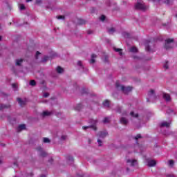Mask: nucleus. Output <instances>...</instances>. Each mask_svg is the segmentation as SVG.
Listing matches in <instances>:
<instances>
[{
  "instance_id": "17",
  "label": "nucleus",
  "mask_w": 177,
  "mask_h": 177,
  "mask_svg": "<svg viewBox=\"0 0 177 177\" xmlns=\"http://www.w3.org/2000/svg\"><path fill=\"white\" fill-rule=\"evenodd\" d=\"M66 160L68 164H73L74 162V158H73L71 156H68L66 157Z\"/></svg>"
},
{
  "instance_id": "11",
  "label": "nucleus",
  "mask_w": 177,
  "mask_h": 177,
  "mask_svg": "<svg viewBox=\"0 0 177 177\" xmlns=\"http://www.w3.org/2000/svg\"><path fill=\"white\" fill-rule=\"evenodd\" d=\"M157 162L154 160H149L147 162L148 167H156Z\"/></svg>"
},
{
  "instance_id": "39",
  "label": "nucleus",
  "mask_w": 177,
  "mask_h": 177,
  "mask_svg": "<svg viewBox=\"0 0 177 177\" xmlns=\"http://www.w3.org/2000/svg\"><path fill=\"white\" fill-rule=\"evenodd\" d=\"M134 139L136 140H138V139H142V136L140 134H137V136L134 137Z\"/></svg>"
},
{
  "instance_id": "35",
  "label": "nucleus",
  "mask_w": 177,
  "mask_h": 177,
  "mask_svg": "<svg viewBox=\"0 0 177 177\" xmlns=\"http://www.w3.org/2000/svg\"><path fill=\"white\" fill-rule=\"evenodd\" d=\"M122 35L124 38H129V33L127 32H122Z\"/></svg>"
},
{
  "instance_id": "36",
  "label": "nucleus",
  "mask_w": 177,
  "mask_h": 177,
  "mask_svg": "<svg viewBox=\"0 0 177 177\" xmlns=\"http://www.w3.org/2000/svg\"><path fill=\"white\" fill-rule=\"evenodd\" d=\"M97 142L98 143V146H100V147L103 146V141H102V140H100V138H98Z\"/></svg>"
},
{
  "instance_id": "57",
  "label": "nucleus",
  "mask_w": 177,
  "mask_h": 177,
  "mask_svg": "<svg viewBox=\"0 0 177 177\" xmlns=\"http://www.w3.org/2000/svg\"><path fill=\"white\" fill-rule=\"evenodd\" d=\"M32 0H26V2H31Z\"/></svg>"
},
{
  "instance_id": "49",
  "label": "nucleus",
  "mask_w": 177,
  "mask_h": 177,
  "mask_svg": "<svg viewBox=\"0 0 177 177\" xmlns=\"http://www.w3.org/2000/svg\"><path fill=\"white\" fill-rule=\"evenodd\" d=\"M48 162H50V164H53V158H50L48 160Z\"/></svg>"
},
{
  "instance_id": "7",
  "label": "nucleus",
  "mask_w": 177,
  "mask_h": 177,
  "mask_svg": "<svg viewBox=\"0 0 177 177\" xmlns=\"http://www.w3.org/2000/svg\"><path fill=\"white\" fill-rule=\"evenodd\" d=\"M127 167H136L138 160L135 159H128L127 160Z\"/></svg>"
},
{
  "instance_id": "5",
  "label": "nucleus",
  "mask_w": 177,
  "mask_h": 177,
  "mask_svg": "<svg viewBox=\"0 0 177 177\" xmlns=\"http://www.w3.org/2000/svg\"><path fill=\"white\" fill-rule=\"evenodd\" d=\"M148 96L149 98L147 99V102H150V99H152V100H156V99H157V95H156V91H154V90H153V89H151L148 92Z\"/></svg>"
},
{
  "instance_id": "26",
  "label": "nucleus",
  "mask_w": 177,
  "mask_h": 177,
  "mask_svg": "<svg viewBox=\"0 0 177 177\" xmlns=\"http://www.w3.org/2000/svg\"><path fill=\"white\" fill-rule=\"evenodd\" d=\"M103 106L104 107H110V101L106 100L104 102H103Z\"/></svg>"
},
{
  "instance_id": "41",
  "label": "nucleus",
  "mask_w": 177,
  "mask_h": 177,
  "mask_svg": "<svg viewBox=\"0 0 177 177\" xmlns=\"http://www.w3.org/2000/svg\"><path fill=\"white\" fill-rule=\"evenodd\" d=\"M172 113H174V110H172L171 109H168L167 110V114H172Z\"/></svg>"
},
{
  "instance_id": "29",
  "label": "nucleus",
  "mask_w": 177,
  "mask_h": 177,
  "mask_svg": "<svg viewBox=\"0 0 177 177\" xmlns=\"http://www.w3.org/2000/svg\"><path fill=\"white\" fill-rule=\"evenodd\" d=\"M130 52H132L133 53H136V52H138V48H136V47H131L130 48Z\"/></svg>"
},
{
  "instance_id": "9",
  "label": "nucleus",
  "mask_w": 177,
  "mask_h": 177,
  "mask_svg": "<svg viewBox=\"0 0 177 177\" xmlns=\"http://www.w3.org/2000/svg\"><path fill=\"white\" fill-rule=\"evenodd\" d=\"M37 150L39 151V156L40 157H46V152L41 147H37Z\"/></svg>"
},
{
  "instance_id": "18",
  "label": "nucleus",
  "mask_w": 177,
  "mask_h": 177,
  "mask_svg": "<svg viewBox=\"0 0 177 177\" xmlns=\"http://www.w3.org/2000/svg\"><path fill=\"white\" fill-rule=\"evenodd\" d=\"M41 115L42 117H49V115H52V112L45 111L41 113Z\"/></svg>"
},
{
  "instance_id": "33",
  "label": "nucleus",
  "mask_w": 177,
  "mask_h": 177,
  "mask_svg": "<svg viewBox=\"0 0 177 177\" xmlns=\"http://www.w3.org/2000/svg\"><path fill=\"white\" fill-rule=\"evenodd\" d=\"M168 164L170 167H174V165L175 164V161H174V160H169L168 161Z\"/></svg>"
},
{
  "instance_id": "56",
  "label": "nucleus",
  "mask_w": 177,
  "mask_h": 177,
  "mask_svg": "<svg viewBox=\"0 0 177 177\" xmlns=\"http://www.w3.org/2000/svg\"><path fill=\"white\" fill-rule=\"evenodd\" d=\"M1 146H3V147H5L6 145L5 144H1Z\"/></svg>"
},
{
  "instance_id": "10",
  "label": "nucleus",
  "mask_w": 177,
  "mask_h": 177,
  "mask_svg": "<svg viewBox=\"0 0 177 177\" xmlns=\"http://www.w3.org/2000/svg\"><path fill=\"white\" fill-rule=\"evenodd\" d=\"M163 99H165L166 102H171V95H169V94L164 93Z\"/></svg>"
},
{
  "instance_id": "48",
  "label": "nucleus",
  "mask_w": 177,
  "mask_h": 177,
  "mask_svg": "<svg viewBox=\"0 0 177 177\" xmlns=\"http://www.w3.org/2000/svg\"><path fill=\"white\" fill-rule=\"evenodd\" d=\"M42 3V0H36V3L37 4V5H39L40 3Z\"/></svg>"
},
{
  "instance_id": "55",
  "label": "nucleus",
  "mask_w": 177,
  "mask_h": 177,
  "mask_svg": "<svg viewBox=\"0 0 177 177\" xmlns=\"http://www.w3.org/2000/svg\"><path fill=\"white\" fill-rule=\"evenodd\" d=\"M108 61V58L107 57H105V62H107Z\"/></svg>"
},
{
  "instance_id": "27",
  "label": "nucleus",
  "mask_w": 177,
  "mask_h": 177,
  "mask_svg": "<svg viewBox=\"0 0 177 177\" xmlns=\"http://www.w3.org/2000/svg\"><path fill=\"white\" fill-rule=\"evenodd\" d=\"M86 21L82 19H79L77 21V24H80V25L86 24Z\"/></svg>"
},
{
  "instance_id": "1",
  "label": "nucleus",
  "mask_w": 177,
  "mask_h": 177,
  "mask_svg": "<svg viewBox=\"0 0 177 177\" xmlns=\"http://www.w3.org/2000/svg\"><path fill=\"white\" fill-rule=\"evenodd\" d=\"M145 46L147 52H149V53H154V52H156V40H146L145 41Z\"/></svg>"
},
{
  "instance_id": "61",
  "label": "nucleus",
  "mask_w": 177,
  "mask_h": 177,
  "mask_svg": "<svg viewBox=\"0 0 177 177\" xmlns=\"http://www.w3.org/2000/svg\"><path fill=\"white\" fill-rule=\"evenodd\" d=\"M127 171H129V168L127 167Z\"/></svg>"
},
{
  "instance_id": "15",
  "label": "nucleus",
  "mask_w": 177,
  "mask_h": 177,
  "mask_svg": "<svg viewBox=\"0 0 177 177\" xmlns=\"http://www.w3.org/2000/svg\"><path fill=\"white\" fill-rule=\"evenodd\" d=\"M82 109H84L82 104H78L75 106V110H76L77 111H81Z\"/></svg>"
},
{
  "instance_id": "6",
  "label": "nucleus",
  "mask_w": 177,
  "mask_h": 177,
  "mask_svg": "<svg viewBox=\"0 0 177 177\" xmlns=\"http://www.w3.org/2000/svg\"><path fill=\"white\" fill-rule=\"evenodd\" d=\"M174 39H167L165 40V49H171V48H174Z\"/></svg>"
},
{
  "instance_id": "42",
  "label": "nucleus",
  "mask_w": 177,
  "mask_h": 177,
  "mask_svg": "<svg viewBox=\"0 0 177 177\" xmlns=\"http://www.w3.org/2000/svg\"><path fill=\"white\" fill-rule=\"evenodd\" d=\"M12 86L14 91H17V88H18V87H17V84H12Z\"/></svg>"
},
{
  "instance_id": "52",
  "label": "nucleus",
  "mask_w": 177,
  "mask_h": 177,
  "mask_svg": "<svg viewBox=\"0 0 177 177\" xmlns=\"http://www.w3.org/2000/svg\"><path fill=\"white\" fill-rule=\"evenodd\" d=\"M166 177H175L174 174H167Z\"/></svg>"
},
{
  "instance_id": "47",
  "label": "nucleus",
  "mask_w": 177,
  "mask_h": 177,
  "mask_svg": "<svg viewBox=\"0 0 177 177\" xmlns=\"http://www.w3.org/2000/svg\"><path fill=\"white\" fill-rule=\"evenodd\" d=\"M49 96V93H44V97H48Z\"/></svg>"
},
{
  "instance_id": "50",
  "label": "nucleus",
  "mask_w": 177,
  "mask_h": 177,
  "mask_svg": "<svg viewBox=\"0 0 177 177\" xmlns=\"http://www.w3.org/2000/svg\"><path fill=\"white\" fill-rule=\"evenodd\" d=\"M165 3H167V5H169V4L171 3V1H169V0H166V1H165Z\"/></svg>"
},
{
  "instance_id": "44",
  "label": "nucleus",
  "mask_w": 177,
  "mask_h": 177,
  "mask_svg": "<svg viewBox=\"0 0 177 177\" xmlns=\"http://www.w3.org/2000/svg\"><path fill=\"white\" fill-rule=\"evenodd\" d=\"M24 9H26V6H24V4H21V6H20V10H24Z\"/></svg>"
},
{
  "instance_id": "60",
  "label": "nucleus",
  "mask_w": 177,
  "mask_h": 177,
  "mask_svg": "<svg viewBox=\"0 0 177 177\" xmlns=\"http://www.w3.org/2000/svg\"><path fill=\"white\" fill-rule=\"evenodd\" d=\"M1 163H2V160H0V164H1Z\"/></svg>"
},
{
  "instance_id": "20",
  "label": "nucleus",
  "mask_w": 177,
  "mask_h": 177,
  "mask_svg": "<svg viewBox=\"0 0 177 177\" xmlns=\"http://www.w3.org/2000/svg\"><path fill=\"white\" fill-rule=\"evenodd\" d=\"M56 71L58 74H63V73H64V69H63V68H61L60 66H57L56 68Z\"/></svg>"
},
{
  "instance_id": "30",
  "label": "nucleus",
  "mask_w": 177,
  "mask_h": 177,
  "mask_svg": "<svg viewBox=\"0 0 177 177\" xmlns=\"http://www.w3.org/2000/svg\"><path fill=\"white\" fill-rule=\"evenodd\" d=\"M122 110V107L121 106H117L115 109V111H116V113H121Z\"/></svg>"
},
{
  "instance_id": "3",
  "label": "nucleus",
  "mask_w": 177,
  "mask_h": 177,
  "mask_svg": "<svg viewBox=\"0 0 177 177\" xmlns=\"http://www.w3.org/2000/svg\"><path fill=\"white\" fill-rule=\"evenodd\" d=\"M88 124H90L91 125L82 127V129H84V131H86V129H89V128H91L92 129H93V131H97V127H96L97 124V120L89 119Z\"/></svg>"
},
{
  "instance_id": "12",
  "label": "nucleus",
  "mask_w": 177,
  "mask_h": 177,
  "mask_svg": "<svg viewBox=\"0 0 177 177\" xmlns=\"http://www.w3.org/2000/svg\"><path fill=\"white\" fill-rule=\"evenodd\" d=\"M120 122L122 124H123V125H128V119H127L126 118L122 117L120 120Z\"/></svg>"
},
{
  "instance_id": "23",
  "label": "nucleus",
  "mask_w": 177,
  "mask_h": 177,
  "mask_svg": "<svg viewBox=\"0 0 177 177\" xmlns=\"http://www.w3.org/2000/svg\"><path fill=\"white\" fill-rule=\"evenodd\" d=\"M24 129H26V124H21L18 127L17 131L20 132Z\"/></svg>"
},
{
  "instance_id": "19",
  "label": "nucleus",
  "mask_w": 177,
  "mask_h": 177,
  "mask_svg": "<svg viewBox=\"0 0 177 177\" xmlns=\"http://www.w3.org/2000/svg\"><path fill=\"white\" fill-rule=\"evenodd\" d=\"M130 115L131 118H139V114L138 113H135L133 111H131L130 113Z\"/></svg>"
},
{
  "instance_id": "53",
  "label": "nucleus",
  "mask_w": 177,
  "mask_h": 177,
  "mask_svg": "<svg viewBox=\"0 0 177 177\" xmlns=\"http://www.w3.org/2000/svg\"><path fill=\"white\" fill-rule=\"evenodd\" d=\"M82 95H84V93H86V90H85V88H83L82 90Z\"/></svg>"
},
{
  "instance_id": "45",
  "label": "nucleus",
  "mask_w": 177,
  "mask_h": 177,
  "mask_svg": "<svg viewBox=\"0 0 177 177\" xmlns=\"http://www.w3.org/2000/svg\"><path fill=\"white\" fill-rule=\"evenodd\" d=\"M66 139H67V136H61V140H66Z\"/></svg>"
},
{
  "instance_id": "34",
  "label": "nucleus",
  "mask_w": 177,
  "mask_h": 177,
  "mask_svg": "<svg viewBox=\"0 0 177 177\" xmlns=\"http://www.w3.org/2000/svg\"><path fill=\"white\" fill-rule=\"evenodd\" d=\"M29 84L31 86H35V85H37V82H35V80H30Z\"/></svg>"
},
{
  "instance_id": "22",
  "label": "nucleus",
  "mask_w": 177,
  "mask_h": 177,
  "mask_svg": "<svg viewBox=\"0 0 177 177\" xmlns=\"http://www.w3.org/2000/svg\"><path fill=\"white\" fill-rule=\"evenodd\" d=\"M96 57H97V55H96L95 54H92L91 60H90V63L91 64H93V63H95V59H96Z\"/></svg>"
},
{
  "instance_id": "40",
  "label": "nucleus",
  "mask_w": 177,
  "mask_h": 177,
  "mask_svg": "<svg viewBox=\"0 0 177 177\" xmlns=\"http://www.w3.org/2000/svg\"><path fill=\"white\" fill-rule=\"evenodd\" d=\"M57 17V19H58V20H61V19H62V20H64V16H63V15H59V16H57L56 17Z\"/></svg>"
},
{
  "instance_id": "46",
  "label": "nucleus",
  "mask_w": 177,
  "mask_h": 177,
  "mask_svg": "<svg viewBox=\"0 0 177 177\" xmlns=\"http://www.w3.org/2000/svg\"><path fill=\"white\" fill-rule=\"evenodd\" d=\"M39 55H41V53H39V51L36 52L35 59H38V56H39Z\"/></svg>"
},
{
  "instance_id": "31",
  "label": "nucleus",
  "mask_w": 177,
  "mask_h": 177,
  "mask_svg": "<svg viewBox=\"0 0 177 177\" xmlns=\"http://www.w3.org/2000/svg\"><path fill=\"white\" fill-rule=\"evenodd\" d=\"M104 124H109L110 122V118H104L103 120Z\"/></svg>"
},
{
  "instance_id": "54",
  "label": "nucleus",
  "mask_w": 177,
  "mask_h": 177,
  "mask_svg": "<svg viewBox=\"0 0 177 177\" xmlns=\"http://www.w3.org/2000/svg\"><path fill=\"white\" fill-rule=\"evenodd\" d=\"M134 59H138V60L140 59V57H134Z\"/></svg>"
},
{
  "instance_id": "21",
  "label": "nucleus",
  "mask_w": 177,
  "mask_h": 177,
  "mask_svg": "<svg viewBox=\"0 0 177 177\" xmlns=\"http://www.w3.org/2000/svg\"><path fill=\"white\" fill-rule=\"evenodd\" d=\"M10 107V105L8 104H1L0 105V110H5V109H9Z\"/></svg>"
},
{
  "instance_id": "51",
  "label": "nucleus",
  "mask_w": 177,
  "mask_h": 177,
  "mask_svg": "<svg viewBox=\"0 0 177 177\" xmlns=\"http://www.w3.org/2000/svg\"><path fill=\"white\" fill-rule=\"evenodd\" d=\"M87 34H88V35H91V34H93V31H92V30H88V31H87Z\"/></svg>"
},
{
  "instance_id": "43",
  "label": "nucleus",
  "mask_w": 177,
  "mask_h": 177,
  "mask_svg": "<svg viewBox=\"0 0 177 177\" xmlns=\"http://www.w3.org/2000/svg\"><path fill=\"white\" fill-rule=\"evenodd\" d=\"M100 19L101 21H104V20H106V16L102 15Z\"/></svg>"
},
{
  "instance_id": "2",
  "label": "nucleus",
  "mask_w": 177,
  "mask_h": 177,
  "mask_svg": "<svg viewBox=\"0 0 177 177\" xmlns=\"http://www.w3.org/2000/svg\"><path fill=\"white\" fill-rule=\"evenodd\" d=\"M115 86L118 91H122L124 95H128L129 92L132 91V87L122 86L118 82H116Z\"/></svg>"
},
{
  "instance_id": "13",
  "label": "nucleus",
  "mask_w": 177,
  "mask_h": 177,
  "mask_svg": "<svg viewBox=\"0 0 177 177\" xmlns=\"http://www.w3.org/2000/svg\"><path fill=\"white\" fill-rule=\"evenodd\" d=\"M106 31H107V32H109V34L113 35V34H114V32H115V28H113V27L112 28H107Z\"/></svg>"
},
{
  "instance_id": "4",
  "label": "nucleus",
  "mask_w": 177,
  "mask_h": 177,
  "mask_svg": "<svg viewBox=\"0 0 177 177\" xmlns=\"http://www.w3.org/2000/svg\"><path fill=\"white\" fill-rule=\"evenodd\" d=\"M135 8L138 10H146V9H147V6L145 5V3L143 1H137L135 5Z\"/></svg>"
},
{
  "instance_id": "25",
  "label": "nucleus",
  "mask_w": 177,
  "mask_h": 177,
  "mask_svg": "<svg viewBox=\"0 0 177 177\" xmlns=\"http://www.w3.org/2000/svg\"><path fill=\"white\" fill-rule=\"evenodd\" d=\"M24 62V59H17L16 60V66H21V63Z\"/></svg>"
},
{
  "instance_id": "38",
  "label": "nucleus",
  "mask_w": 177,
  "mask_h": 177,
  "mask_svg": "<svg viewBox=\"0 0 177 177\" xmlns=\"http://www.w3.org/2000/svg\"><path fill=\"white\" fill-rule=\"evenodd\" d=\"M77 66H79V67H80L81 68H84V65H82V62L81 61L77 62Z\"/></svg>"
},
{
  "instance_id": "59",
  "label": "nucleus",
  "mask_w": 177,
  "mask_h": 177,
  "mask_svg": "<svg viewBox=\"0 0 177 177\" xmlns=\"http://www.w3.org/2000/svg\"><path fill=\"white\" fill-rule=\"evenodd\" d=\"M41 177H46V176L42 175V176H41Z\"/></svg>"
},
{
  "instance_id": "32",
  "label": "nucleus",
  "mask_w": 177,
  "mask_h": 177,
  "mask_svg": "<svg viewBox=\"0 0 177 177\" xmlns=\"http://www.w3.org/2000/svg\"><path fill=\"white\" fill-rule=\"evenodd\" d=\"M44 143H50V140L48 138H43Z\"/></svg>"
},
{
  "instance_id": "28",
  "label": "nucleus",
  "mask_w": 177,
  "mask_h": 177,
  "mask_svg": "<svg viewBox=\"0 0 177 177\" xmlns=\"http://www.w3.org/2000/svg\"><path fill=\"white\" fill-rule=\"evenodd\" d=\"M50 57L48 56H44L42 59H41V62L42 63H45L46 62H48V60H49Z\"/></svg>"
},
{
  "instance_id": "37",
  "label": "nucleus",
  "mask_w": 177,
  "mask_h": 177,
  "mask_svg": "<svg viewBox=\"0 0 177 177\" xmlns=\"http://www.w3.org/2000/svg\"><path fill=\"white\" fill-rule=\"evenodd\" d=\"M169 63V62L168 61H166L165 64L163 66L164 68H165L166 70H168V68H169V66L168 65Z\"/></svg>"
},
{
  "instance_id": "16",
  "label": "nucleus",
  "mask_w": 177,
  "mask_h": 177,
  "mask_svg": "<svg viewBox=\"0 0 177 177\" xmlns=\"http://www.w3.org/2000/svg\"><path fill=\"white\" fill-rule=\"evenodd\" d=\"M169 125H170V123H169V122H162L160 124V127H161V128H164V127L169 128Z\"/></svg>"
},
{
  "instance_id": "14",
  "label": "nucleus",
  "mask_w": 177,
  "mask_h": 177,
  "mask_svg": "<svg viewBox=\"0 0 177 177\" xmlns=\"http://www.w3.org/2000/svg\"><path fill=\"white\" fill-rule=\"evenodd\" d=\"M17 100L19 104H20V106H21V107H23V106H26V101L21 100V98L18 97L17 99Z\"/></svg>"
},
{
  "instance_id": "24",
  "label": "nucleus",
  "mask_w": 177,
  "mask_h": 177,
  "mask_svg": "<svg viewBox=\"0 0 177 177\" xmlns=\"http://www.w3.org/2000/svg\"><path fill=\"white\" fill-rule=\"evenodd\" d=\"M113 50H115V52H118L120 56H122V49L114 47Z\"/></svg>"
},
{
  "instance_id": "8",
  "label": "nucleus",
  "mask_w": 177,
  "mask_h": 177,
  "mask_svg": "<svg viewBox=\"0 0 177 177\" xmlns=\"http://www.w3.org/2000/svg\"><path fill=\"white\" fill-rule=\"evenodd\" d=\"M109 135V133H107L106 131H99L96 136H97L99 138V139H104V138H106V136H107Z\"/></svg>"
},
{
  "instance_id": "62",
  "label": "nucleus",
  "mask_w": 177,
  "mask_h": 177,
  "mask_svg": "<svg viewBox=\"0 0 177 177\" xmlns=\"http://www.w3.org/2000/svg\"><path fill=\"white\" fill-rule=\"evenodd\" d=\"M82 177H83V176H82Z\"/></svg>"
},
{
  "instance_id": "58",
  "label": "nucleus",
  "mask_w": 177,
  "mask_h": 177,
  "mask_svg": "<svg viewBox=\"0 0 177 177\" xmlns=\"http://www.w3.org/2000/svg\"><path fill=\"white\" fill-rule=\"evenodd\" d=\"M0 41H2V36H0Z\"/></svg>"
}]
</instances>
